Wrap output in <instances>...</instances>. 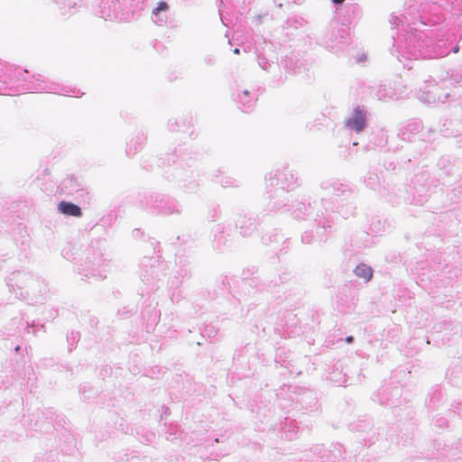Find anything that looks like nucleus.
Here are the masks:
<instances>
[{
  "mask_svg": "<svg viewBox=\"0 0 462 462\" xmlns=\"http://www.w3.org/2000/svg\"><path fill=\"white\" fill-rule=\"evenodd\" d=\"M169 8L168 5L165 2H160L158 6L153 9L152 14H158L161 11H167Z\"/></svg>",
  "mask_w": 462,
  "mask_h": 462,
  "instance_id": "4",
  "label": "nucleus"
},
{
  "mask_svg": "<svg viewBox=\"0 0 462 462\" xmlns=\"http://www.w3.org/2000/svg\"><path fill=\"white\" fill-rule=\"evenodd\" d=\"M233 51H234L235 54H239L240 53V50L238 48H236Z\"/></svg>",
  "mask_w": 462,
  "mask_h": 462,
  "instance_id": "7",
  "label": "nucleus"
},
{
  "mask_svg": "<svg viewBox=\"0 0 462 462\" xmlns=\"http://www.w3.org/2000/svg\"><path fill=\"white\" fill-rule=\"evenodd\" d=\"M365 115L358 107L355 109L354 115L346 122V125L352 127L356 132H361L365 128Z\"/></svg>",
  "mask_w": 462,
  "mask_h": 462,
  "instance_id": "1",
  "label": "nucleus"
},
{
  "mask_svg": "<svg viewBox=\"0 0 462 462\" xmlns=\"http://www.w3.org/2000/svg\"><path fill=\"white\" fill-rule=\"evenodd\" d=\"M355 273L356 276L364 279L365 282L370 281L373 276V271L370 266L360 263L355 269Z\"/></svg>",
  "mask_w": 462,
  "mask_h": 462,
  "instance_id": "3",
  "label": "nucleus"
},
{
  "mask_svg": "<svg viewBox=\"0 0 462 462\" xmlns=\"http://www.w3.org/2000/svg\"><path fill=\"white\" fill-rule=\"evenodd\" d=\"M457 51H458V46L455 47V49H454V52L455 53L457 52Z\"/></svg>",
  "mask_w": 462,
  "mask_h": 462,
  "instance_id": "8",
  "label": "nucleus"
},
{
  "mask_svg": "<svg viewBox=\"0 0 462 462\" xmlns=\"http://www.w3.org/2000/svg\"><path fill=\"white\" fill-rule=\"evenodd\" d=\"M58 208L64 215L72 217H80L82 215L80 208L71 202L61 201Z\"/></svg>",
  "mask_w": 462,
  "mask_h": 462,
  "instance_id": "2",
  "label": "nucleus"
},
{
  "mask_svg": "<svg viewBox=\"0 0 462 462\" xmlns=\"http://www.w3.org/2000/svg\"><path fill=\"white\" fill-rule=\"evenodd\" d=\"M346 343L350 344L354 341V337L352 336H348L346 338Z\"/></svg>",
  "mask_w": 462,
  "mask_h": 462,
  "instance_id": "5",
  "label": "nucleus"
},
{
  "mask_svg": "<svg viewBox=\"0 0 462 462\" xmlns=\"http://www.w3.org/2000/svg\"><path fill=\"white\" fill-rule=\"evenodd\" d=\"M335 4H341L343 3L345 0H332Z\"/></svg>",
  "mask_w": 462,
  "mask_h": 462,
  "instance_id": "6",
  "label": "nucleus"
}]
</instances>
